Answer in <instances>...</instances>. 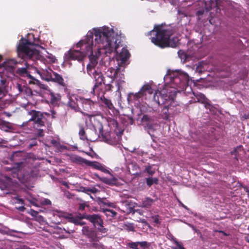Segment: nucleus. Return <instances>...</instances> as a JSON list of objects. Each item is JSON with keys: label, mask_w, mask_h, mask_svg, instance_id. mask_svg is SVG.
Wrapping results in <instances>:
<instances>
[{"label": "nucleus", "mask_w": 249, "mask_h": 249, "mask_svg": "<svg viewBox=\"0 0 249 249\" xmlns=\"http://www.w3.org/2000/svg\"><path fill=\"white\" fill-rule=\"evenodd\" d=\"M121 36L112 28L107 26L93 28L89 31L84 38L79 41L73 50H70L65 54V60L70 59L83 60L86 55H96L97 66L107 68L106 71L107 79L113 82L114 77L120 71L112 66L115 65V60L108 56L113 53H118L117 49L121 43Z\"/></svg>", "instance_id": "nucleus-1"}, {"label": "nucleus", "mask_w": 249, "mask_h": 249, "mask_svg": "<svg viewBox=\"0 0 249 249\" xmlns=\"http://www.w3.org/2000/svg\"><path fill=\"white\" fill-rule=\"evenodd\" d=\"M164 87L160 91H156L154 95L153 90L149 85H143L137 93L128 94L127 100L129 104L134 103L139 106L143 100L151 97L158 105L166 104L161 111L162 118L164 120L169 119V114L172 107L176 106L175 98L177 92L184 91L188 86L189 75L181 71L168 70L164 77Z\"/></svg>", "instance_id": "nucleus-2"}, {"label": "nucleus", "mask_w": 249, "mask_h": 249, "mask_svg": "<svg viewBox=\"0 0 249 249\" xmlns=\"http://www.w3.org/2000/svg\"><path fill=\"white\" fill-rule=\"evenodd\" d=\"M39 40L32 34H28L27 37H22L18 44V52L20 56L29 60H34L43 65L54 63L56 58L39 45Z\"/></svg>", "instance_id": "nucleus-3"}, {"label": "nucleus", "mask_w": 249, "mask_h": 249, "mask_svg": "<svg viewBox=\"0 0 249 249\" xmlns=\"http://www.w3.org/2000/svg\"><path fill=\"white\" fill-rule=\"evenodd\" d=\"M152 34H155V36L151 37V42L160 48H174L178 44L179 37L170 27L155 26L154 29L149 33L150 35Z\"/></svg>", "instance_id": "nucleus-4"}, {"label": "nucleus", "mask_w": 249, "mask_h": 249, "mask_svg": "<svg viewBox=\"0 0 249 249\" xmlns=\"http://www.w3.org/2000/svg\"><path fill=\"white\" fill-rule=\"evenodd\" d=\"M98 58L96 55H91L89 56V63L87 65V71L88 74L94 79V84L91 93L95 94V90H101V86L103 84L105 85V91L111 90L113 86L112 82H109V79L107 81L105 78L99 67L97 66V59Z\"/></svg>", "instance_id": "nucleus-5"}, {"label": "nucleus", "mask_w": 249, "mask_h": 249, "mask_svg": "<svg viewBox=\"0 0 249 249\" xmlns=\"http://www.w3.org/2000/svg\"><path fill=\"white\" fill-rule=\"evenodd\" d=\"M36 72L40 78L46 81H52L64 86V79L60 74L54 72L46 64H42L39 62H35L34 66Z\"/></svg>", "instance_id": "nucleus-6"}, {"label": "nucleus", "mask_w": 249, "mask_h": 249, "mask_svg": "<svg viewBox=\"0 0 249 249\" xmlns=\"http://www.w3.org/2000/svg\"><path fill=\"white\" fill-rule=\"evenodd\" d=\"M28 114L31 117L28 121L23 124V125L27 126L28 129L31 130L33 128L37 130V135L39 137L43 136V129L40 128L44 125L43 113L40 111L32 110L29 112Z\"/></svg>", "instance_id": "nucleus-7"}, {"label": "nucleus", "mask_w": 249, "mask_h": 249, "mask_svg": "<svg viewBox=\"0 0 249 249\" xmlns=\"http://www.w3.org/2000/svg\"><path fill=\"white\" fill-rule=\"evenodd\" d=\"M79 135L80 139L82 140H89L91 142L96 141L98 138H101L103 141L107 143L112 144V142L110 139V136L108 133H104L103 131V127H101L99 128V133H97L96 130L94 127L93 129L91 130V134L89 135L88 138L84 128L80 126V130L79 132Z\"/></svg>", "instance_id": "nucleus-8"}, {"label": "nucleus", "mask_w": 249, "mask_h": 249, "mask_svg": "<svg viewBox=\"0 0 249 249\" xmlns=\"http://www.w3.org/2000/svg\"><path fill=\"white\" fill-rule=\"evenodd\" d=\"M17 53L18 57L21 58L23 59L22 62L25 61V65L26 66L25 67L18 68L17 70V73L21 76L27 77L32 80H35V81L34 82V83L38 82L39 81L35 79L33 76H32L30 74V72L28 71V69H29L30 67H34L35 66V61L32 59L29 60V59H28L27 58H25L24 57L20 56L18 52V46L17 47Z\"/></svg>", "instance_id": "nucleus-9"}, {"label": "nucleus", "mask_w": 249, "mask_h": 249, "mask_svg": "<svg viewBox=\"0 0 249 249\" xmlns=\"http://www.w3.org/2000/svg\"><path fill=\"white\" fill-rule=\"evenodd\" d=\"M23 164L22 162L17 163V171L16 174L13 175V177L15 178L16 176L20 182L25 183L31 180L33 175L31 170L25 172V167H23V169L21 168Z\"/></svg>", "instance_id": "nucleus-10"}, {"label": "nucleus", "mask_w": 249, "mask_h": 249, "mask_svg": "<svg viewBox=\"0 0 249 249\" xmlns=\"http://www.w3.org/2000/svg\"><path fill=\"white\" fill-rule=\"evenodd\" d=\"M20 62V61H18L14 59L6 60L0 65V73H1L3 76L10 77L13 74L14 69L16 65Z\"/></svg>", "instance_id": "nucleus-11"}, {"label": "nucleus", "mask_w": 249, "mask_h": 249, "mask_svg": "<svg viewBox=\"0 0 249 249\" xmlns=\"http://www.w3.org/2000/svg\"><path fill=\"white\" fill-rule=\"evenodd\" d=\"M142 120L145 129L152 137L154 135L152 133L154 131L155 125L153 118L147 115H144Z\"/></svg>", "instance_id": "nucleus-12"}, {"label": "nucleus", "mask_w": 249, "mask_h": 249, "mask_svg": "<svg viewBox=\"0 0 249 249\" xmlns=\"http://www.w3.org/2000/svg\"><path fill=\"white\" fill-rule=\"evenodd\" d=\"M80 98H81V96L76 95H70L69 97L67 106L75 111H81V109L79 107V104H80L79 100Z\"/></svg>", "instance_id": "nucleus-13"}, {"label": "nucleus", "mask_w": 249, "mask_h": 249, "mask_svg": "<svg viewBox=\"0 0 249 249\" xmlns=\"http://www.w3.org/2000/svg\"><path fill=\"white\" fill-rule=\"evenodd\" d=\"M79 100V103L81 105L84 110L89 112L92 109L94 103L90 99H85L81 97Z\"/></svg>", "instance_id": "nucleus-14"}, {"label": "nucleus", "mask_w": 249, "mask_h": 249, "mask_svg": "<svg viewBox=\"0 0 249 249\" xmlns=\"http://www.w3.org/2000/svg\"><path fill=\"white\" fill-rule=\"evenodd\" d=\"M86 218L92 223L96 227L100 224H103L101 216L96 214L86 215Z\"/></svg>", "instance_id": "nucleus-15"}, {"label": "nucleus", "mask_w": 249, "mask_h": 249, "mask_svg": "<svg viewBox=\"0 0 249 249\" xmlns=\"http://www.w3.org/2000/svg\"><path fill=\"white\" fill-rule=\"evenodd\" d=\"M114 79L118 87V90H120L125 83L124 75L119 72L116 74Z\"/></svg>", "instance_id": "nucleus-16"}, {"label": "nucleus", "mask_w": 249, "mask_h": 249, "mask_svg": "<svg viewBox=\"0 0 249 249\" xmlns=\"http://www.w3.org/2000/svg\"><path fill=\"white\" fill-rule=\"evenodd\" d=\"M63 216L62 213L57 211L53 213V216L50 217L49 219L51 222L55 225L59 224L61 221V218Z\"/></svg>", "instance_id": "nucleus-17"}, {"label": "nucleus", "mask_w": 249, "mask_h": 249, "mask_svg": "<svg viewBox=\"0 0 249 249\" xmlns=\"http://www.w3.org/2000/svg\"><path fill=\"white\" fill-rule=\"evenodd\" d=\"M50 103L52 105H56L61 99V96L58 93H55L49 90Z\"/></svg>", "instance_id": "nucleus-18"}, {"label": "nucleus", "mask_w": 249, "mask_h": 249, "mask_svg": "<svg viewBox=\"0 0 249 249\" xmlns=\"http://www.w3.org/2000/svg\"><path fill=\"white\" fill-rule=\"evenodd\" d=\"M70 160L72 162L82 165H87L88 162V160L76 155H71Z\"/></svg>", "instance_id": "nucleus-19"}, {"label": "nucleus", "mask_w": 249, "mask_h": 249, "mask_svg": "<svg viewBox=\"0 0 249 249\" xmlns=\"http://www.w3.org/2000/svg\"><path fill=\"white\" fill-rule=\"evenodd\" d=\"M129 57V53L128 51L125 48H123L120 53L117 55L116 58L117 60H121L123 63Z\"/></svg>", "instance_id": "nucleus-20"}, {"label": "nucleus", "mask_w": 249, "mask_h": 249, "mask_svg": "<svg viewBox=\"0 0 249 249\" xmlns=\"http://www.w3.org/2000/svg\"><path fill=\"white\" fill-rule=\"evenodd\" d=\"M18 90L24 94L27 97H31L33 95V91L29 87L25 86H21L18 84Z\"/></svg>", "instance_id": "nucleus-21"}, {"label": "nucleus", "mask_w": 249, "mask_h": 249, "mask_svg": "<svg viewBox=\"0 0 249 249\" xmlns=\"http://www.w3.org/2000/svg\"><path fill=\"white\" fill-rule=\"evenodd\" d=\"M156 199H153L149 197H146L142 200V206L144 208H149L156 201Z\"/></svg>", "instance_id": "nucleus-22"}, {"label": "nucleus", "mask_w": 249, "mask_h": 249, "mask_svg": "<svg viewBox=\"0 0 249 249\" xmlns=\"http://www.w3.org/2000/svg\"><path fill=\"white\" fill-rule=\"evenodd\" d=\"M29 213L34 217L36 221L39 223H43L45 222L44 217L38 214V212L31 209Z\"/></svg>", "instance_id": "nucleus-23"}, {"label": "nucleus", "mask_w": 249, "mask_h": 249, "mask_svg": "<svg viewBox=\"0 0 249 249\" xmlns=\"http://www.w3.org/2000/svg\"><path fill=\"white\" fill-rule=\"evenodd\" d=\"M15 183V181L11 178L5 176L3 180V185L5 189H11L14 185Z\"/></svg>", "instance_id": "nucleus-24"}, {"label": "nucleus", "mask_w": 249, "mask_h": 249, "mask_svg": "<svg viewBox=\"0 0 249 249\" xmlns=\"http://www.w3.org/2000/svg\"><path fill=\"white\" fill-rule=\"evenodd\" d=\"M87 165L93 167L94 168H95L96 169H99V170L103 171L105 172L107 171V170L105 168V167L102 165H101L99 163L96 162V161H90L88 160Z\"/></svg>", "instance_id": "nucleus-25"}, {"label": "nucleus", "mask_w": 249, "mask_h": 249, "mask_svg": "<svg viewBox=\"0 0 249 249\" xmlns=\"http://www.w3.org/2000/svg\"><path fill=\"white\" fill-rule=\"evenodd\" d=\"M202 3H204L205 8L207 11H209L213 8L215 7L216 5V1L213 0H206L204 2H202Z\"/></svg>", "instance_id": "nucleus-26"}, {"label": "nucleus", "mask_w": 249, "mask_h": 249, "mask_svg": "<svg viewBox=\"0 0 249 249\" xmlns=\"http://www.w3.org/2000/svg\"><path fill=\"white\" fill-rule=\"evenodd\" d=\"M78 191L79 192H84L86 193H88L89 192L96 193L98 190L95 188H88L85 187L83 186H80L79 188L78 189Z\"/></svg>", "instance_id": "nucleus-27"}, {"label": "nucleus", "mask_w": 249, "mask_h": 249, "mask_svg": "<svg viewBox=\"0 0 249 249\" xmlns=\"http://www.w3.org/2000/svg\"><path fill=\"white\" fill-rule=\"evenodd\" d=\"M101 100L102 101V103L104 104L109 109H111L113 108V106L110 100L105 97H101Z\"/></svg>", "instance_id": "nucleus-28"}, {"label": "nucleus", "mask_w": 249, "mask_h": 249, "mask_svg": "<svg viewBox=\"0 0 249 249\" xmlns=\"http://www.w3.org/2000/svg\"><path fill=\"white\" fill-rule=\"evenodd\" d=\"M124 230H126L128 231H134V226L132 223L126 222L122 226Z\"/></svg>", "instance_id": "nucleus-29"}, {"label": "nucleus", "mask_w": 249, "mask_h": 249, "mask_svg": "<svg viewBox=\"0 0 249 249\" xmlns=\"http://www.w3.org/2000/svg\"><path fill=\"white\" fill-rule=\"evenodd\" d=\"M158 179L156 178H146V183L148 186L150 187L153 184H157Z\"/></svg>", "instance_id": "nucleus-30"}, {"label": "nucleus", "mask_w": 249, "mask_h": 249, "mask_svg": "<svg viewBox=\"0 0 249 249\" xmlns=\"http://www.w3.org/2000/svg\"><path fill=\"white\" fill-rule=\"evenodd\" d=\"M144 172L147 173L149 175L152 176L155 173V169L153 168V166L148 165L146 166Z\"/></svg>", "instance_id": "nucleus-31"}, {"label": "nucleus", "mask_w": 249, "mask_h": 249, "mask_svg": "<svg viewBox=\"0 0 249 249\" xmlns=\"http://www.w3.org/2000/svg\"><path fill=\"white\" fill-rule=\"evenodd\" d=\"M104 213L107 217L110 218L115 217L117 214V213L115 211L109 209L105 210L104 211Z\"/></svg>", "instance_id": "nucleus-32"}, {"label": "nucleus", "mask_w": 249, "mask_h": 249, "mask_svg": "<svg viewBox=\"0 0 249 249\" xmlns=\"http://www.w3.org/2000/svg\"><path fill=\"white\" fill-rule=\"evenodd\" d=\"M26 198L33 205L36 206L37 205V199L33 197L32 196H26Z\"/></svg>", "instance_id": "nucleus-33"}, {"label": "nucleus", "mask_w": 249, "mask_h": 249, "mask_svg": "<svg viewBox=\"0 0 249 249\" xmlns=\"http://www.w3.org/2000/svg\"><path fill=\"white\" fill-rule=\"evenodd\" d=\"M69 221L76 225H83L85 224L84 222L81 221L80 220L72 217L69 218Z\"/></svg>", "instance_id": "nucleus-34"}, {"label": "nucleus", "mask_w": 249, "mask_h": 249, "mask_svg": "<svg viewBox=\"0 0 249 249\" xmlns=\"http://www.w3.org/2000/svg\"><path fill=\"white\" fill-rule=\"evenodd\" d=\"M178 53L179 57L181 60H183L184 62L187 61V56L184 51L179 50Z\"/></svg>", "instance_id": "nucleus-35"}, {"label": "nucleus", "mask_w": 249, "mask_h": 249, "mask_svg": "<svg viewBox=\"0 0 249 249\" xmlns=\"http://www.w3.org/2000/svg\"><path fill=\"white\" fill-rule=\"evenodd\" d=\"M199 97H200V99L201 100V101L203 102V103H205L206 104V105H205V107L206 108L207 107H209L211 106L210 104H208L207 103V99L206 98V97L205 96V95L204 94H199Z\"/></svg>", "instance_id": "nucleus-36"}, {"label": "nucleus", "mask_w": 249, "mask_h": 249, "mask_svg": "<svg viewBox=\"0 0 249 249\" xmlns=\"http://www.w3.org/2000/svg\"><path fill=\"white\" fill-rule=\"evenodd\" d=\"M174 244L176 245V247H172V249H185L183 246L182 244L178 241L176 242Z\"/></svg>", "instance_id": "nucleus-37"}, {"label": "nucleus", "mask_w": 249, "mask_h": 249, "mask_svg": "<svg viewBox=\"0 0 249 249\" xmlns=\"http://www.w3.org/2000/svg\"><path fill=\"white\" fill-rule=\"evenodd\" d=\"M128 246L130 248H131L132 249H138L139 244L138 243V242L129 243L128 244Z\"/></svg>", "instance_id": "nucleus-38"}, {"label": "nucleus", "mask_w": 249, "mask_h": 249, "mask_svg": "<svg viewBox=\"0 0 249 249\" xmlns=\"http://www.w3.org/2000/svg\"><path fill=\"white\" fill-rule=\"evenodd\" d=\"M96 227L102 233H106L107 231V230L103 227V224L99 225Z\"/></svg>", "instance_id": "nucleus-39"}, {"label": "nucleus", "mask_w": 249, "mask_h": 249, "mask_svg": "<svg viewBox=\"0 0 249 249\" xmlns=\"http://www.w3.org/2000/svg\"><path fill=\"white\" fill-rule=\"evenodd\" d=\"M13 199L17 200V201L15 202V203H20L21 204H24V200H23V199H22V198H19V197L18 196H15L13 198Z\"/></svg>", "instance_id": "nucleus-40"}, {"label": "nucleus", "mask_w": 249, "mask_h": 249, "mask_svg": "<svg viewBox=\"0 0 249 249\" xmlns=\"http://www.w3.org/2000/svg\"><path fill=\"white\" fill-rule=\"evenodd\" d=\"M51 201L47 198L43 199L41 202V204L45 205H51Z\"/></svg>", "instance_id": "nucleus-41"}, {"label": "nucleus", "mask_w": 249, "mask_h": 249, "mask_svg": "<svg viewBox=\"0 0 249 249\" xmlns=\"http://www.w3.org/2000/svg\"><path fill=\"white\" fill-rule=\"evenodd\" d=\"M152 218L154 220V222L157 224H160V221L159 219V216L158 215H156L152 216Z\"/></svg>", "instance_id": "nucleus-42"}, {"label": "nucleus", "mask_w": 249, "mask_h": 249, "mask_svg": "<svg viewBox=\"0 0 249 249\" xmlns=\"http://www.w3.org/2000/svg\"><path fill=\"white\" fill-rule=\"evenodd\" d=\"M204 13V10L203 9H200L198 11H197L196 13V15L197 16H198L199 18L200 16L203 15Z\"/></svg>", "instance_id": "nucleus-43"}, {"label": "nucleus", "mask_w": 249, "mask_h": 249, "mask_svg": "<svg viewBox=\"0 0 249 249\" xmlns=\"http://www.w3.org/2000/svg\"><path fill=\"white\" fill-rule=\"evenodd\" d=\"M138 243L139 245L142 248L146 247L147 246V242L146 241L138 242Z\"/></svg>", "instance_id": "nucleus-44"}, {"label": "nucleus", "mask_w": 249, "mask_h": 249, "mask_svg": "<svg viewBox=\"0 0 249 249\" xmlns=\"http://www.w3.org/2000/svg\"><path fill=\"white\" fill-rule=\"evenodd\" d=\"M45 114L47 116H52V118H55V112L53 110H51V113H45Z\"/></svg>", "instance_id": "nucleus-45"}, {"label": "nucleus", "mask_w": 249, "mask_h": 249, "mask_svg": "<svg viewBox=\"0 0 249 249\" xmlns=\"http://www.w3.org/2000/svg\"><path fill=\"white\" fill-rule=\"evenodd\" d=\"M169 239L171 241L173 244H175L176 242H177L178 240L175 238L173 235H170L169 236Z\"/></svg>", "instance_id": "nucleus-46"}, {"label": "nucleus", "mask_w": 249, "mask_h": 249, "mask_svg": "<svg viewBox=\"0 0 249 249\" xmlns=\"http://www.w3.org/2000/svg\"><path fill=\"white\" fill-rule=\"evenodd\" d=\"M17 232V231H15V230H8L7 231H4V233L7 235H12V232Z\"/></svg>", "instance_id": "nucleus-47"}, {"label": "nucleus", "mask_w": 249, "mask_h": 249, "mask_svg": "<svg viewBox=\"0 0 249 249\" xmlns=\"http://www.w3.org/2000/svg\"><path fill=\"white\" fill-rule=\"evenodd\" d=\"M17 209L19 211L24 212L25 209V208L23 206H22L17 208Z\"/></svg>", "instance_id": "nucleus-48"}, {"label": "nucleus", "mask_w": 249, "mask_h": 249, "mask_svg": "<svg viewBox=\"0 0 249 249\" xmlns=\"http://www.w3.org/2000/svg\"><path fill=\"white\" fill-rule=\"evenodd\" d=\"M41 88H42L43 89H45V90H47V91H49V90H50V89H49V87H48V86H47V85H43L42 86Z\"/></svg>", "instance_id": "nucleus-49"}, {"label": "nucleus", "mask_w": 249, "mask_h": 249, "mask_svg": "<svg viewBox=\"0 0 249 249\" xmlns=\"http://www.w3.org/2000/svg\"><path fill=\"white\" fill-rule=\"evenodd\" d=\"M85 205L84 204H81L80 205L79 209L81 210H84L85 209Z\"/></svg>", "instance_id": "nucleus-50"}, {"label": "nucleus", "mask_w": 249, "mask_h": 249, "mask_svg": "<svg viewBox=\"0 0 249 249\" xmlns=\"http://www.w3.org/2000/svg\"><path fill=\"white\" fill-rule=\"evenodd\" d=\"M20 154V153L18 152H15L13 155V158H14L16 157H18V155H19Z\"/></svg>", "instance_id": "nucleus-51"}, {"label": "nucleus", "mask_w": 249, "mask_h": 249, "mask_svg": "<svg viewBox=\"0 0 249 249\" xmlns=\"http://www.w3.org/2000/svg\"><path fill=\"white\" fill-rule=\"evenodd\" d=\"M88 227H84L83 228V229H82L83 232L84 233H85V231H87V230H88Z\"/></svg>", "instance_id": "nucleus-52"}, {"label": "nucleus", "mask_w": 249, "mask_h": 249, "mask_svg": "<svg viewBox=\"0 0 249 249\" xmlns=\"http://www.w3.org/2000/svg\"><path fill=\"white\" fill-rule=\"evenodd\" d=\"M82 113L84 115H86L89 117H92L93 116V115L92 114H89V113H84V112H82Z\"/></svg>", "instance_id": "nucleus-53"}, {"label": "nucleus", "mask_w": 249, "mask_h": 249, "mask_svg": "<svg viewBox=\"0 0 249 249\" xmlns=\"http://www.w3.org/2000/svg\"><path fill=\"white\" fill-rule=\"evenodd\" d=\"M218 232H221V233H223V235H225V236L228 235V234H227V233H226L225 232H224V231H218Z\"/></svg>", "instance_id": "nucleus-54"}, {"label": "nucleus", "mask_w": 249, "mask_h": 249, "mask_svg": "<svg viewBox=\"0 0 249 249\" xmlns=\"http://www.w3.org/2000/svg\"><path fill=\"white\" fill-rule=\"evenodd\" d=\"M179 203H180V204L181 205V206H182L183 208H185V209H187V207H186L185 205H184L183 204L181 203L180 202H179Z\"/></svg>", "instance_id": "nucleus-55"}, {"label": "nucleus", "mask_w": 249, "mask_h": 249, "mask_svg": "<svg viewBox=\"0 0 249 249\" xmlns=\"http://www.w3.org/2000/svg\"><path fill=\"white\" fill-rule=\"evenodd\" d=\"M245 189L246 192L248 193V195L249 196V189L247 187L245 188Z\"/></svg>", "instance_id": "nucleus-56"}, {"label": "nucleus", "mask_w": 249, "mask_h": 249, "mask_svg": "<svg viewBox=\"0 0 249 249\" xmlns=\"http://www.w3.org/2000/svg\"><path fill=\"white\" fill-rule=\"evenodd\" d=\"M36 145V143H32V144H30V147H32V146H34V145Z\"/></svg>", "instance_id": "nucleus-57"}, {"label": "nucleus", "mask_w": 249, "mask_h": 249, "mask_svg": "<svg viewBox=\"0 0 249 249\" xmlns=\"http://www.w3.org/2000/svg\"><path fill=\"white\" fill-rule=\"evenodd\" d=\"M196 71H198V72H200L199 69L198 67L196 68Z\"/></svg>", "instance_id": "nucleus-58"}, {"label": "nucleus", "mask_w": 249, "mask_h": 249, "mask_svg": "<svg viewBox=\"0 0 249 249\" xmlns=\"http://www.w3.org/2000/svg\"><path fill=\"white\" fill-rule=\"evenodd\" d=\"M5 114H6V115H7L8 116H10V113H6V112H5Z\"/></svg>", "instance_id": "nucleus-59"}, {"label": "nucleus", "mask_w": 249, "mask_h": 249, "mask_svg": "<svg viewBox=\"0 0 249 249\" xmlns=\"http://www.w3.org/2000/svg\"><path fill=\"white\" fill-rule=\"evenodd\" d=\"M97 244H93V247H96Z\"/></svg>", "instance_id": "nucleus-60"}, {"label": "nucleus", "mask_w": 249, "mask_h": 249, "mask_svg": "<svg viewBox=\"0 0 249 249\" xmlns=\"http://www.w3.org/2000/svg\"><path fill=\"white\" fill-rule=\"evenodd\" d=\"M191 227H192V228L194 230H196V229L194 228V226H191Z\"/></svg>", "instance_id": "nucleus-61"}, {"label": "nucleus", "mask_w": 249, "mask_h": 249, "mask_svg": "<svg viewBox=\"0 0 249 249\" xmlns=\"http://www.w3.org/2000/svg\"><path fill=\"white\" fill-rule=\"evenodd\" d=\"M39 211H40V212H44V210H39Z\"/></svg>", "instance_id": "nucleus-62"}, {"label": "nucleus", "mask_w": 249, "mask_h": 249, "mask_svg": "<svg viewBox=\"0 0 249 249\" xmlns=\"http://www.w3.org/2000/svg\"><path fill=\"white\" fill-rule=\"evenodd\" d=\"M63 184H64V185L66 186V185H67V183H63Z\"/></svg>", "instance_id": "nucleus-63"}, {"label": "nucleus", "mask_w": 249, "mask_h": 249, "mask_svg": "<svg viewBox=\"0 0 249 249\" xmlns=\"http://www.w3.org/2000/svg\"><path fill=\"white\" fill-rule=\"evenodd\" d=\"M134 150H135V149H134V150H132V152H134Z\"/></svg>", "instance_id": "nucleus-64"}]
</instances>
